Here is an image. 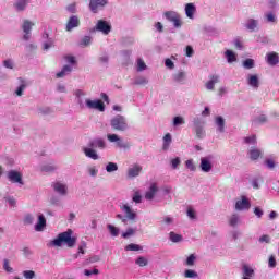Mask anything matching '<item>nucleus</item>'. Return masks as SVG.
Instances as JSON below:
<instances>
[{"instance_id":"17","label":"nucleus","mask_w":279,"mask_h":279,"mask_svg":"<svg viewBox=\"0 0 279 279\" xmlns=\"http://www.w3.org/2000/svg\"><path fill=\"white\" fill-rule=\"evenodd\" d=\"M46 226H47V219L45 218V216L40 215L38 217V222L35 226L36 232H43V230H45Z\"/></svg>"},{"instance_id":"23","label":"nucleus","mask_w":279,"mask_h":279,"mask_svg":"<svg viewBox=\"0 0 279 279\" xmlns=\"http://www.w3.org/2000/svg\"><path fill=\"white\" fill-rule=\"evenodd\" d=\"M248 154L251 160H258L263 153L260 151V149L252 148Z\"/></svg>"},{"instance_id":"53","label":"nucleus","mask_w":279,"mask_h":279,"mask_svg":"<svg viewBox=\"0 0 279 279\" xmlns=\"http://www.w3.org/2000/svg\"><path fill=\"white\" fill-rule=\"evenodd\" d=\"M180 159L179 157L174 158L171 160V165H172V169H178V167H180Z\"/></svg>"},{"instance_id":"10","label":"nucleus","mask_w":279,"mask_h":279,"mask_svg":"<svg viewBox=\"0 0 279 279\" xmlns=\"http://www.w3.org/2000/svg\"><path fill=\"white\" fill-rule=\"evenodd\" d=\"M107 3V0H90L89 9L92 10V12L97 13V10H99V8H104V5H106Z\"/></svg>"},{"instance_id":"3","label":"nucleus","mask_w":279,"mask_h":279,"mask_svg":"<svg viewBox=\"0 0 279 279\" xmlns=\"http://www.w3.org/2000/svg\"><path fill=\"white\" fill-rule=\"evenodd\" d=\"M110 125L116 132H125L128 130V120L125 117L118 114L111 119Z\"/></svg>"},{"instance_id":"64","label":"nucleus","mask_w":279,"mask_h":279,"mask_svg":"<svg viewBox=\"0 0 279 279\" xmlns=\"http://www.w3.org/2000/svg\"><path fill=\"white\" fill-rule=\"evenodd\" d=\"M3 64H4L5 69H14V65L12 64V61H10V60H5L3 62Z\"/></svg>"},{"instance_id":"58","label":"nucleus","mask_w":279,"mask_h":279,"mask_svg":"<svg viewBox=\"0 0 279 279\" xmlns=\"http://www.w3.org/2000/svg\"><path fill=\"white\" fill-rule=\"evenodd\" d=\"M265 165L268 167V169H274V167H276V162L272 159H267Z\"/></svg>"},{"instance_id":"52","label":"nucleus","mask_w":279,"mask_h":279,"mask_svg":"<svg viewBox=\"0 0 279 279\" xmlns=\"http://www.w3.org/2000/svg\"><path fill=\"white\" fill-rule=\"evenodd\" d=\"M271 242V238H269V235L264 234L259 238V243H270Z\"/></svg>"},{"instance_id":"18","label":"nucleus","mask_w":279,"mask_h":279,"mask_svg":"<svg viewBox=\"0 0 279 279\" xmlns=\"http://www.w3.org/2000/svg\"><path fill=\"white\" fill-rule=\"evenodd\" d=\"M195 12H197V8H195V4L187 3L185 5V14H186L187 19H193L195 15Z\"/></svg>"},{"instance_id":"30","label":"nucleus","mask_w":279,"mask_h":279,"mask_svg":"<svg viewBox=\"0 0 279 279\" xmlns=\"http://www.w3.org/2000/svg\"><path fill=\"white\" fill-rule=\"evenodd\" d=\"M195 132L197 138H203L204 136H206V132H204V126H201L199 123L195 124Z\"/></svg>"},{"instance_id":"48","label":"nucleus","mask_w":279,"mask_h":279,"mask_svg":"<svg viewBox=\"0 0 279 279\" xmlns=\"http://www.w3.org/2000/svg\"><path fill=\"white\" fill-rule=\"evenodd\" d=\"M229 223L230 226H236L239 223V216L236 214H233L229 219Z\"/></svg>"},{"instance_id":"38","label":"nucleus","mask_w":279,"mask_h":279,"mask_svg":"<svg viewBox=\"0 0 279 279\" xmlns=\"http://www.w3.org/2000/svg\"><path fill=\"white\" fill-rule=\"evenodd\" d=\"M180 14H178L177 12L173 11H167L165 13V16L168 21L172 22L175 17H178Z\"/></svg>"},{"instance_id":"27","label":"nucleus","mask_w":279,"mask_h":279,"mask_svg":"<svg viewBox=\"0 0 279 279\" xmlns=\"http://www.w3.org/2000/svg\"><path fill=\"white\" fill-rule=\"evenodd\" d=\"M73 71V68L71 65H64L63 69L57 73V77H64L68 73H71Z\"/></svg>"},{"instance_id":"24","label":"nucleus","mask_w":279,"mask_h":279,"mask_svg":"<svg viewBox=\"0 0 279 279\" xmlns=\"http://www.w3.org/2000/svg\"><path fill=\"white\" fill-rule=\"evenodd\" d=\"M216 125H218L219 132H225L226 120H223V117L221 116L216 117Z\"/></svg>"},{"instance_id":"36","label":"nucleus","mask_w":279,"mask_h":279,"mask_svg":"<svg viewBox=\"0 0 279 279\" xmlns=\"http://www.w3.org/2000/svg\"><path fill=\"white\" fill-rule=\"evenodd\" d=\"M136 234V230L129 228L125 232L122 233V239H130V236H134Z\"/></svg>"},{"instance_id":"50","label":"nucleus","mask_w":279,"mask_h":279,"mask_svg":"<svg viewBox=\"0 0 279 279\" xmlns=\"http://www.w3.org/2000/svg\"><path fill=\"white\" fill-rule=\"evenodd\" d=\"M184 123V118L182 117H174L173 125H182Z\"/></svg>"},{"instance_id":"42","label":"nucleus","mask_w":279,"mask_h":279,"mask_svg":"<svg viewBox=\"0 0 279 279\" xmlns=\"http://www.w3.org/2000/svg\"><path fill=\"white\" fill-rule=\"evenodd\" d=\"M244 143L247 145H256V135L244 137Z\"/></svg>"},{"instance_id":"20","label":"nucleus","mask_w":279,"mask_h":279,"mask_svg":"<svg viewBox=\"0 0 279 279\" xmlns=\"http://www.w3.org/2000/svg\"><path fill=\"white\" fill-rule=\"evenodd\" d=\"M28 3L29 0H16V2L13 5L15 10H17V12H23L25 8H27Z\"/></svg>"},{"instance_id":"45","label":"nucleus","mask_w":279,"mask_h":279,"mask_svg":"<svg viewBox=\"0 0 279 279\" xmlns=\"http://www.w3.org/2000/svg\"><path fill=\"white\" fill-rule=\"evenodd\" d=\"M243 66H244V69H254V61H253V59H246L243 62Z\"/></svg>"},{"instance_id":"40","label":"nucleus","mask_w":279,"mask_h":279,"mask_svg":"<svg viewBox=\"0 0 279 279\" xmlns=\"http://www.w3.org/2000/svg\"><path fill=\"white\" fill-rule=\"evenodd\" d=\"M147 258L145 257H138L136 260H135V264L138 265V267H147Z\"/></svg>"},{"instance_id":"8","label":"nucleus","mask_w":279,"mask_h":279,"mask_svg":"<svg viewBox=\"0 0 279 279\" xmlns=\"http://www.w3.org/2000/svg\"><path fill=\"white\" fill-rule=\"evenodd\" d=\"M75 27H80V17L72 15L65 26L66 32H72Z\"/></svg>"},{"instance_id":"29","label":"nucleus","mask_w":279,"mask_h":279,"mask_svg":"<svg viewBox=\"0 0 279 279\" xmlns=\"http://www.w3.org/2000/svg\"><path fill=\"white\" fill-rule=\"evenodd\" d=\"M225 56L229 63L236 62V54L232 50H227Z\"/></svg>"},{"instance_id":"54","label":"nucleus","mask_w":279,"mask_h":279,"mask_svg":"<svg viewBox=\"0 0 279 279\" xmlns=\"http://www.w3.org/2000/svg\"><path fill=\"white\" fill-rule=\"evenodd\" d=\"M171 23H173L174 27H182V20L180 19V15L175 17Z\"/></svg>"},{"instance_id":"35","label":"nucleus","mask_w":279,"mask_h":279,"mask_svg":"<svg viewBox=\"0 0 279 279\" xmlns=\"http://www.w3.org/2000/svg\"><path fill=\"white\" fill-rule=\"evenodd\" d=\"M195 260H197V257L195 256V254H191L186 260H185V265L187 267H193V265H195Z\"/></svg>"},{"instance_id":"13","label":"nucleus","mask_w":279,"mask_h":279,"mask_svg":"<svg viewBox=\"0 0 279 279\" xmlns=\"http://www.w3.org/2000/svg\"><path fill=\"white\" fill-rule=\"evenodd\" d=\"M142 171H143V167L135 165L128 170V177L129 178H138V175H141Z\"/></svg>"},{"instance_id":"26","label":"nucleus","mask_w":279,"mask_h":279,"mask_svg":"<svg viewBox=\"0 0 279 279\" xmlns=\"http://www.w3.org/2000/svg\"><path fill=\"white\" fill-rule=\"evenodd\" d=\"M256 27H258V21H256L254 19L247 20L246 28H248L250 32H254L256 29Z\"/></svg>"},{"instance_id":"5","label":"nucleus","mask_w":279,"mask_h":279,"mask_svg":"<svg viewBox=\"0 0 279 279\" xmlns=\"http://www.w3.org/2000/svg\"><path fill=\"white\" fill-rule=\"evenodd\" d=\"M85 104L89 110H99V112H104V110H106V105H104V101L101 100L86 99Z\"/></svg>"},{"instance_id":"43","label":"nucleus","mask_w":279,"mask_h":279,"mask_svg":"<svg viewBox=\"0 0 279 279\" xmlns=\"http://www.w3.org/2000/svg\"><path fill=\"white\" fill-rule=\"evenodd\" d=\"M90 40H92L90 36H85L81 40L80 46L81 47H88V45H90Z\"/></svg>"},{"instance_id":"4","label":"nucleus","mask_w":279,"mask_h":279,"mask_svg":"<svg viewBox=\"0 0 279 279\" xmlns=\"http://www.w3.org/2000/svg\"><path fill=\"white\" fill-rule=\"evenodd\" d=\"M92 32H101V34L108 36V34L112 32V25H110L106 20H98Z\"/></svg>"},{"instance_id":"61","label":"nucleus","mask_w":279,"mask_h":279,"mask_svg":"<svg viewBox=\"0 0 279 279\" xmlns=\"http://www.w3.org/2000/svg\"><path fill=\"white\" fill-rule=\"evenodd\" d=\"M142 201V196L138 192H136L133 196V202H135V204H141Z\"/></svg>"},{"instance_id":"41","label":"nucleus","mask_w":279,"mask_h":279,"mask_svg":"<svg viewBox=\"0 0 279 279\" xmlns=\"http://www.w3.org/2000/svg\"><path fill=\"white\" fill-rule=\"evenodd\" d=\"M174 82H184V77H186V74L184 72H178L174 74Z\"/></svg>"},{"instance_id":"21","label":"nucleus","mask_w":279,"mask_h":279,"mask_svg":"<svg viewBox=\"0 0 279 279\" xmlns=\"http://www.w3.org/2000/svg\"><path fill=\"white\" fill-rule=\"evenodd\" d=\"M19 81H20L21 85L15 90V95H17V97H22L23 90H25V88H27V84L25 83V80H23L22 77H20Z\"/></svg>"},{"instance_id":"19","label":"nucleus","mask_w":279,"mask_h":279,"mask_svg":"<svg viewBox=\"0 0 279 279\" xmlns=\"http://www.w3.org/2000/svg\"><path fill=\"white\" fill-rule=\"evenodd\" d=\"M53 190L56 193H59V195H66V185L60 182L53 183Z\"/></svg>"},{"instance_id":"22","label":"nucleus","mask_w":279,"mask_h":279,"mask_svg":"<svg viewBox=\"0 0 279 279\" xmlns=\"http://www.w3.org/2000/svg\"><path fill=\"white\" fill-rule=\"evenodd\" d=\"M32 27H34V23H32L29 20H25L22 25V29H23L24 34H31Z\"/></svg>"},{"instance_id":"12","label":"nucleus","mask_w":279,"mask_h":279,"mask_svg":"<svg viewBox=\"0 0 279 279\" xmlns=\"http://www.w3.org/2000/svg\"><path fill=\"white\" fill-rule=\"evenodd\" d=\"M201 169L204 171V173H210V171H213V163L210 160H208V158H201Z\"/></svg>"},{"instance_id":"25","label":"nucleus","mask_w":279,"mask_h":279,"mask_svg":"<svg viewBox=\"0 0 279 279\" xmlns=\"http://www.w3.org/2000/svg\"><path fill=\"white\" fill-rule=\"evenodd\" d=\"M248 86H252L253 88H258L259 82L257 75H250L248 76Z\"/></svg>"},{"instance_id":"33","label":"nucleus","mask_w":279,"mask_h":279,"mask_svg":"<svg viewBox=\"0 0 279 279\" xmlns=\"http://www.w3.org/2000/svg\"><path fill=\"white\" fill-rule=\"evenodd\" d=\"M106 171L107 173H112L114 171H119V166L114 162H109L107 166H106Z\"/></svg>"},{"instance_id":"16","label":"nucleus","mask_w":279,"mask_h":279,"mask_svg":"<svg viewBox=\"0 0 279 279\" xmlns=\"http://www.w3.org/2000/svg\"><path fill=\"white\" fill-rule=\"evenodd\" d=\"M156 193H158V186L156 183H153L149 191L145 193V199L151 201L154 197H156Z\"/></svg>"},{"instance_id":"6","label":"nucleus","mask_w":279,"mask_h":279,"mask_svg":"<svg viewBox=\"0 0 279 279\" xmlns=\"http://www.w3.org/2000/svg\"><path fill=\"white\" fill-rule=\"evenodd\" d=\"M7 178L13 184H23V174L16 170L9 171Z\"/></svg>"},{"instance_id":"62","label":"nucleus","mask_w":279,"mask_h":279,"mask_svg":"<svg viewBox=\"0 0 279 279\" xmlns=\"http://www.w3.org/2000/svg\"><path fill=\"white\" fill-rule=\"evenodd\" d=\"M187 217H190V219H195V210L193 208H189L187 209Z\"/></svg>"},{"instance_id":"34","label":"nucleus","mask_w":279,"mask_h":279,"mask_svg":"<svg viewBox=\"0 0 279 279\" xmlns=\"http://www.w3.org/2000/svg\"><path fill=\"white\" fill-rule=\"evenodd\" d=\"M149 81L145 76H138L135 78L134 84L135 86H145Z\"/></svg>"},{"instance_id":"31","label":"nucleus","mask_w":279,"mask_h":279,"mask_svg":"<svg viewBox=\"0 0 279 279\" xmlns=\"http://www.w3.org/2000/svg\"><path fill=\"white\" fill-rule=\"evenodd\" d=\"M169 236H170V241L172 243H180V241H182V235H180V234H178V233H175L173 231H171L169 233Z\"/></svg>"},{"instance_id":"7","label":"nucleus","mask_w":279,"mask_h":279,"mask_svg":"<svg viewBox=\"0 0 279 279\" xmlns=\"http://www.w3.org/2000/svg\"><path fill=\"white\" fill-rule=\"evenodd\" d=\"M121 210H123L126 220L129 219V221H136V213L133 211L130 205H123Z\"/></svg>"},{"instance_id":"60","label":"nucleus","mask_w":279,"mask_h":279,"mask_svg":"<svg viewBox=\"0 0 279 279\" xmlns=\"http://www.w3.org/2000/svg\"><path fill=\"white\" fill-rule=\"evenodd\" d=\"M24 223H27L28 226L34 223V217L32 215H27L25 218H24Z\"/></svg>"},{"instance_id":"32","label":"nucleus","mask_w":279,"mask_h":279,"mask_svg":"<svg viewBox=\"0 0 279 279\" xmlns=\"http://www.w3.org/2000/svg\"><path fill=\"white\" fill-rule=\"evenodd\" d=\"M142 247L138 244L131 243L125 246L126 252H141Z\"/></svg>"},{"instance_id":"49","label":"nucleus","mask_w":279,"mask_h":279,"mask_svg":"<svg viewBox=\"0 0 279 279\" xmlns=\"http://www.w3.org/2000/svg\"><path fill=\"white\" fill-rule=\"evenodd\" d=\"M185 167L190 169V171H195V163H193V159H189L185 161Z\"/></svg>"},{"instance_id":"9","label":"nucleus","mask_w":279,"mask_h":279,"mask_svg":"<svg viewBox=\"0 0 279 279\" xmlns=\"http://www.w3.org/2000/svg\"><path fill=\"white\" fill-rule=\"evenodd\" d=\"M251 206L247 197L242 196V199L235 203V210H250Z\"/></svg>"},{"instance_id":"14","label":"nucleus","mask_w":279,"mask_h":279,"mask_svg":"<svg viewBox=\"0 0 279 279\" xmlns=\"http://www.w3.org/2000/svg\"><path fill=\"white\" fill-rule=\"evenodd\" d=\"M107 138L110 143H117L118 147H128V145H125L117 134H108Z\"/></svg>"},{"instance_id":"47","label":"nucleus","mask_w":279,"mask_h":279,"mask_svg":"<svg viewBox=\"0 0 279 279\" xmlns=\"http://www.w3.org/2000/svg\"><path fill=\"white\" fill-rule=\"evenodd\" d=\"M145 69H147L145 61H143V59H138L137 60V71H145Z\"/></svg>"},{"instance_id":"46","label":"nucleus","mask_w":279,"mask_h":279,"mask_svg":"<svg viewBox=\"0 0 279 279\" xmlns=\"http://www.w3.org/2000/svg\"><path fill=\"white\" fill-rule=\"evenodd\" d=\"M24 278L26 279H34L36 277V272L33 270H26L23 272Z\"/></svg>"},{"instance_id":"28","label":"nucleus","mask_w":279,"mask_h":279,"mask_svg":"<svg viewBox=\"0 0 279 279\" xmlns=\"http://www.w3.org/2000/svg\"><path fill=\"white\" fill-rule=\"evenodd\" d=\"M171 145V134L167 133L163 136V146H162V150L167 151V149H169V146Z\"/></svg>"},{"instance_id":"11","label":"nucleus","mask_w":279,"mask_h":279,"mask_svg":"<svg viewBox=\"0 0 279 279\" xmlns=\"http://www.w3.org/2000/svg\"><path fill=\"white\" fill-rule=\"evenodd\" d=\"M266 62H267V64H269L270 66H276V64H278V62H279L278 52H268V53L266 54Z\"/></svg>"},{"instance_id":"56","label":"nucleus","mask_w":279,"mask_h":279,"mask_svg":"<svg viewBox=\"0 0 279 279\" xmlns=\"http://www.w3.org/2000/svg\"><path fill=\"white\" fill-rule=\"evenodd\" d=\"M165 64L167 69H175V64L173 63V61H171V59H166Z\"/></svg>"},{"instance_id":"63","label":"nucleus","mask_w":279,"mask_h":279,"mask_svg":"<svg viewBox=\"0 0 279 279\" xmlns=\"http://www.w3.org/2000/svg\"><path fill=\"white\" fill-rule=\"evenodd\" d=\"M64 59H65L66 62H69L70 64H75V57H73V56H65Z\"/></svg>"},{"instance_id":"15","label":"nucleus","mask_w":279,"mask_h":279,"mask_svg":"<svg viewBox=\"0 0 279 279\" xmlns=\"http://www.w3.org/2000/svg\"><path fill=\"white\" fill-rule=\"evenodd\" d=\"M219 84V75H211L210 80L205 84L207 90H215V85Z\"/></svg>"},{"instance_id":"44","label":"nucleus","mask_w":279,"mask_h":279,"mask_svg":"<svg viewBox=\"0 0 279 279\" xmlns=\"http://www.w3.org/2000/svg\"><path fill=\"white\" fill-rule=\"evenodd\" d=\"M277 262H276V256L275 255H270L269 259H268V267H270V269L276 268Z\"/></svg>"},{"instance_id":"1","label":"nucleus","mask_w":279,"mask_h":279,"mask_svg":"<svg viewBox=\"0 0 279 279\" xmlns=\"http://www.w3.org/2000/svg\"><path fill=\"white\" fill-rule=\"evenodd\" d=\"M77 243V238L73 236V230L68 229L65 232L59 233L57 239L52 241V245L56 247H61V245H66L68 247H75Z\"/></svg>"},{"instance_id":"55","label":"nucleus","mask_w":279,"mask_h":279,"mask_svg":"<svg viewBox=\"0 0 279 279\" xmlns=\"http://www.w3.org/2000/svg\"><path fill=\"white\" fill-rule=\"evenodd\" d=\"M193 53H194L193 47L186 46V48H185V54H186V57H187V58H192Z\"/></svg>"},{"instance_id":"2","label":"nucleus","mask_w":279,"mask_h":279,"mask_svg":"<svg viewBox=\"0 0 279 279\" xmlns=\"http://www.w3.org/2000/svg\"><path fill=\"white\" fill-rule=\"evenodd\" d=\"M95 149H106V142L102 138H95L88 143V147L84 148L83 151L87 158L92 160H99V155Z\"/></svg>"},{"instance_id":"57","label":"nucleus","mask_w":279,"mask_h":279,"mask_svg":"<svg viewBox=\"0 0 279 279\" xmlns=\"http://www.w3.org/2000/svg\"><path fill=\"white\" fill-rule=\"evenodd\" d=\"M266 19L268 23H276V15H274V13H268Z\"/></svg>"},{"instance_id":"37","label":"nucleus","mask_w":279,"mask_h":279,"mask_svg":"<svg viewBox=\"0 0 279 279\" xmlns=\"http://www.w3.org/2000/svg\"><path fill=\"white\" fill-rule=\"evenodd\" d=\"M197 271L193 270V269H186L184 271V278H197Z\"/></svg>"},{"instance_id":"59","label":"nucleus","mask_w":279,"mask_h":279,"mask_svg":"<svg viewBox=\"0 0 279 279\" xmlns=\"http://www.w3.org/2000/svg\"><path fill=\"white\" fill-rule=\"evenodd\" d=\"M254 215H256V217H258V219H260V217H263V215H264L263 209H260V207H255Z\"/></svg>"},{"instance_id":"39","label":"nucleus","mask_w":279,"mask_h":279,"mask_svg":"<svg viewBox=\"0 0 279 279\" xmlns=\"http://www.w3.org/2000/svg\"><path fill=\"white\" fill-rule=\"evenodd\" d=\"M111 236H119V228L112 226V225H108L107 226Z\"/></svg>"},{"instance_id":"51","label":"nucleus","mask_w":279,"mask_h":279,"mask_svg":"<svg viewBox=\"0 0 279 279\" xmlns=\"http://www.w3.org/2000/svg\"><path fill=\"white\" fill-rule=\"evenodd\" d=\"M3 267H4L5 271H8L9 274H12L13 269H12V267H10V260L4 259Z\"/></svg>"}]
</instances>
